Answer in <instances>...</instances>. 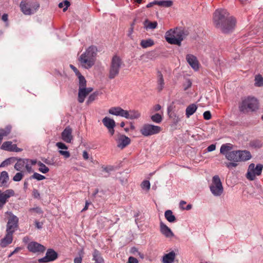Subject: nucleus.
<instances>
[{
    "label": "nucleus",
    "instance_id": "1",
    "mask_svg": "<svg viewBox=\"0 0 263 263\" xmlns=\"http://www.w3.org/2000/svg\"><path fill=\"white\" fill-rule=\"evenodd\" d=\"M213 22L215 27L224 33L233 31L236 25V20L232 16L229 17L226 9H217L213 15Z\"/></svg>",
    "mask_w": 263,
    "mask_h": 263
},
{
    "label": "nucleus",
    "instance_id": "2",
    "mask_svg": "<svg viewBox=\"0 0 263 263\" xmlns=\"http://www.w3.org/2000/svg\"><path fill=\"white\" fill-rule=\"evenodd\" d=\"M96 51L95 47L90 46L80 55L79 61L83 67L89 69L95 64Z\"/></svg>",
    "mask_w": 263,
    "mask_h": 263
},
{
    "label": "nucleus",
    "instance_id": "3",
    "mask_svg": "<svg viewBox=\"0 0 263 263\" xmlns=\"http://www.w3.org/2000/svg\"><path fill=\"white\" fill-rule=\"evenodd\" d=\"M258 101L254 97H248L241 99L238 105L240 112L247 114L258 108Z\"/></svg>",
    "mask_w": 263,
    "mask_h": 263
},
{
    "label": "nucleus",
    "instance_id": "4",
    "mask_svg": "<svg viewBox=\"0 0 263 263\" xmlns=\"http://www.w3.org/2000/svg\"><path fill=\"white\" fill-rule=\"evenodd\" d=\"M184 35V33L182 30L176 28L175 30L170 29L167 31L165 33V38L168 43L180 46Z\"/></svg>",
    "mask_w": 263,
    "mask_h": 263
},
{
    "label": "nucleus",
    "instance_id": "5",
    "mask_svg": "<svg viewBox=\"0 0 263 263\" xmlns=\"http://www.w3.org/2000/svg\"><path fill=\"white\" fill-rule=\"evenodd\" d=\"M20 6L25 15H31L38 10L40 4L35 1L23 0L21 2Z\"/></svg>",
    "mask_w": 263,
    "mask_h": 263
},
{
    "label": "nucleus",
    "instance_id": "6",
    "mask_svg": "<svg viewBox=\"0 0 263 263\" xmlns=\"http://www.w3.org/2000/svg\"><path fill=\"white\" fill-rule=\"evenodd\" d=\"M122 61L120 57L115 55L112 57L109 68L108 78L113 79L118 76L121 67Z\"/></svg>",
    "mask_w": 263,
    "mask_h": 263
},
{
    "label": "nucleus",
    "instance_id": "7",
    "mask_svg": "<svg viewBox=\"0 0 263 263\" xmlns=\"http://www.w3.org/2000/svg\"><path fill=\"white\" fill-rule=\"evenodd\" d=\"M210 189L212 194L215 196H220L222 194L223 188L221 180L218 175H215L213 177Z\"/></svg>",
    "mask_w": 263,
    "mask_h": 263
},
{
    "label": "nucleus",
    "instance_id": "8",
    "mask_svg": "<svg viewBox=\"0 0 263 263\" xmlns=\"http://www.w3.org/2000/svg\"><path fill=\"white\" fill-rule=\"evenodd\" d=\"M263 170V165L257 164L256 166L254 163H251L248 167L247 173L246 174L247 178L251 181L254 180L256 176H260Z\"/></svg>",
    "mask_w": 263,
    "mask_h": 263
},
{
    "label": "nucleus",
    "instance_id": "9",
    "mask_svg": "<svg viewBox=\"0 0 263 263\" xmlns=\"http://www.w3.org/2000/svg\"><path fill=\"white\" fill-rule=\"evenodd\" d=\"M6 215L9 216L6 225V231L14 233L18 227V218L11 212H6Z\"/></svg>",
    "mask_w": 263,
    "mask_h": 263
},
{
    "label": "nucleus",
    "instance_id": "10",
    "mask_svg": "<svg viewBox=\"0 0 263 263\" xmlns=\"http://www.w3.org/2000/svg\"><path fill=\"white\" fill-rule=\"evenodd\" d=\"M161 127L152 124H144L140 129V133L144 136L157 134L161 131Z\"/></svg>",
    "mask_w": 263,
    "mask_h": 263
},
{
    "label": "nucleus",
    "instance_id": "11",
    "mask_svg": "<svg viewBox=\"0 0 263 263\" xmlns=\"http://www.w3.org/2000/svg\"><path fill=\"white\" fill-rule=\"evenodd\" d=\"M14 191L12 189H8L2 192L0 190V210L8 201V199L14 195Z\"/></svg>",
    "mask_w": 263,
    "mask_h": 263
},
{
    "label": "nucleus",
    "instance_id": "12",
    "mask_svg": "<svg viewBox=\"0 0 263 263\" xmlns=\"http://www.w3.org/2000/svg\"><path fill=\"white\" fill-rule=\"evenodd\" d=\"M117 147L123 149L130 143V139L124 135H118L116 139Z\"/></svg>",
    "mask_w": 263,
    "mask_h": 263
},
{
    "label": "nucleus",
    "instance_id": "13",
    "mask_svg": "<svg viewBox=\"0 0 263 263\" xmlns=\"http://www.w3.org/2000/svg\"><path fill=\"white\" fill-rule=\"evenodd\" d=\"M93 90L91 87H85L79 88L78 101L79 103H82L84 102L86 97Z\"/></svg>",
    "mask_w": 263,
    "mask_h": 263
},
{
    "label": "nucleus",
    "instance_id": "14",
    "mask_svg": "<svg viewBox=\"0 0 263 263\" xmlns=\"http://www.w3.org/2000/svg\"><path fill=\"white\" fill-rule=\"evenodd\" d=\"M27 248L29 251L33 253L43 252L45 250L44 246L34 241L30 242Z\"/></svg>",
    "mask_w": 263,
    "mask_h": 263
},
{
    "label": "nucleus",
    "instance_id": "15",
    "mask_svg": "<svg viewBox=\"0 0 263 263\" xmlns=\"http://www.w3.org/2000/svg\"><path fill=\"white\" fill-rule=\"evenodd\" d=\"M62 139L67 143H71L73 140L72 135V129L69 127H66L61 134Z\"/></svg>",
    "mask_w": 263,
    "mask_h": 263
},
{
    "label": "nucleus",
    "instance_id": "16",
    "mask_svg": "<svg viewBox=\"0 0 263 263\" xmlns=\"http://www.w3.org/2000/svg\"><path fill=\"white\" fill-rule=\"evenodd\" d=\"M186 60L191 67L197 71L199 69V62L197 58L193 54H189L186 56Z\"/></svg>",
    "mask_w": 263,
    "mask_h": 263
},
{
    "label": "nucleus",
    "instance_id": "17",
    "mask_svg": "<svg viewBox=\"0 0 263 263\" xmlns=\"http://www.w3.org/2000/svg\"><path fill=\"white\" fill-rule=\"evenodd\" d=\"M160 231L167 238H171L174 236L171 229L162 221L160 222Z\"/></svg>",
    "mask_w": 263,
    "mask_h": 263
},
{
    "label": "nucleus",
    "instance_id": "18",
    "mask_svg": "<svg viewBox=\"0 0 263 263\" xmlns=\"http://www.w3.org/2000/svg\"><path fill=\"white\" fill-rule=\"evenodd\" d=\"M14 233L6 231V234L4 238L1 240V246L3 248L6 247L10 244L13 240V234Z\"/></svg>",
    "mask_w": 263,
    "mask_h": 263
},
{
    "label": "nucleus",
    "instance_id": "19",
    "mask_svg": "<svg viewBox=\"0 0 263 263\" xmlns=\"http://www.w3.org/2000/svg\"><path fill=\"white\" fill-rule=\"evenodd\" d=\"M140 113L137 110H125L124 118H125L126 119H127L133 120L138 119L140 117Z\"/></svg>",
    "mask_w": 263,
    "mask_h": 263
},
{
    "label": "nucleus",
    "instance_id": "20",
    "mask_svg": "<svg viewBox=\"0 0 263 263\" xmlns=\"http://www.w3.org/2000/svg\"><path fill=\"white\" fill-rule=\"evenodd\" d=\"M125 110L120 107H112L108 110L109 114L116 116L124 117Z\"/></svg>",
    "mask_w": 263,
    "mask_h": 263
},
{
    "label": "nucleus",
    "instance_id": "21",
    "mask_svg": "<svg viewBox=\"0 0 263 263\" xmlns=\"http://www.w3.org/2000/svg\"><path fill=\"white\" fill-rule=\"evenodd\" d=\"M252 157L250 152L248 151H238V162L246 161Z\"/></svg>",
    "mask_w": 263,
    "mask_h": 263
},
{
    "label": "nucleus",
    "instance_id": "22",
    "mask_svg": "<svg viewBox=\"0 0 263 263\" xmlns=\"http://www.w3.org/2000/svg\"><path fill=\"white\" fill-rule=\"evenodd\" d=\"M176 255V254L174 251L164 254L162 257L163 263H173L174 261Z\"/></svg>",
    "mask_w": 263,
    "mask_h": 263
},
{
    "label": "nucleus",
    "instance_id": "23",
    "mask_svg": "<svg viewBox=\"0 0 263 263\" xmlns=\"http://www.w3.org/2000/svg\"><path fill=\"white\" fill-rule=\"evenodd\" d=\"M233 149V145L231 143L222 144L220 149V153L226 157Z\"/></svg>",
    "mask_w": 263,
    "mask_h": 263
},
{
    "label": "nucleus",
    "instance_id": "24",
    "mask_svg": "<svg viewBox=\"0 0 263 263\" xmlns=\"http://www.w3.org/2000/svg\"><path fill=\"white\" fill-rule=\"evenodd\" d=\"M102 123L107 128L115 127L116 126L115 120L108 117H104L102 119Z\"/></svg>",
    "mask_w": 263,
    "mask_h": 263
},
{
    "label": "nucleus",
    "instance_id": "25",
    "mask_svg": "<svg viewBox=\"0 0 263 263\" xmlns=\"http://www.w3.org/2000/svg\"><path fill=\"white\" fill-rule=\"evenodd\" d=\"M164 87V81L162 74L161 72L158 71L157 72V89L158 91L162 90Z\"/></svg>",
    "mask_w": 263,
    "mask_h": 263
},
{
    "label": "nucleus",
    "instance_id": "26",
    "mask_svg": "<svg viewBox=\"0 0 263 263\" xmlns=\"http://www.w3.org/2000/svg\"><path fill=\"white\" fill-rule=\"evenodd\" d=\"M9 180V176L8 174L6 171H3L0 176V184L1 186H6L7 187L8 185L7 184V182Z\"/></svg>",
    "mask_w": 263,
    "mask_h": 263
},
{
    "label": "nucleus",
    "instance_id": "27",
    "mask_svg": "<svg viewBox=\"0 0 263 263\" xmlns=\"http://www.w3.org/2000/svg\"><path fill=\"white\" fill-rule=\"evenodd\" d=\"M226 159L231 161L238 162V151H233L226 155Z\"/></svg>",
    "mask_w": 263,
    "mask_h": 263
},
{
    "label": "nucleus",
    "instance_id": "28",
    "mask_svg": "<svg viewBox=\"0 0 263 263\" xmlns=\"http://www.w3.org/2000/svg\"><path fill=\"white\" fill-rule=\"evenodd\" d=\"M167 114L169 117L173 120L174 124H177L180 121L179 117L177 116L176 113L172 111L171 106H169L167 108Z\"/></svg>",
    "mask_w": 263,
    "mask_h": 263
},
{
    "label": "nucleus",
    "instance_id": "29",
    "mask_svg": "<svg viewBox=\"0 0 263 263\" xmlns=\"http://www.w3.org/2000/svg\"><path fill=\"white\" fill-rule=\"evenodd\" d=\"M93 260L95 263H104V259L100 252L97 249H95L92 253Z\"/></svg>",
    "mask_w": 263,
    "mask_h": 263
},
{
    "label": "nucleus",
    "instance_id": "30",
    "mask_svg": "<svg viewBox=\"0 0 263 263\" xmlns=\"http://www.w3.org/2000/svg\"><path fill=\"white\" fill-rule=\"evenodd\" d=\"M197 106L195 104H192L189 105L185 110V115L187 118H189L191 116L193 115L196 111Z\"/></svg>",
    "mask_w": 263,
    "mask_h": 263
},
{
    "label": "nucleus",
    "instance_id": "31",
    "mask_svg": "<svg viewBox=\"0 0 263 263\" xmlns=\"http://www.w3.org/2000/svg\"><path fill=\"white\" fill-rule=\"evenodd\" d=\"M28 161V159H19L14 165V168L17 171H21L25 167L26 162Z\"/></svg>",
    "mask_w": 263,
    "mask_h": 263
},
{
    "label": "nucleus",
    "instance_id": "32",
    "mask_svg": "<svg viewBox=\"0 0 263 263\" xmlns=\"http://www.w3.org/2000/svg\"><path fill=\"white\" fill-rule=\"evenodd\" d=\"M164 216L166 219L170 222H174L176 221V218L173 215V212L171 210H166L164 213Z\"/></svg>",
    "mask_w": 263,
    "mask_h": 263
},
{
    "label": "nucleus",
    "instance_id": "33",
    "mask_svg": "<svg viewBox=\"0 0 263 263\" xmlns=\"http://www.w3.org/2000/svg\"><path fill=\"white\" fill-rule=\"evenodd\" d=\"M46 255L50 261H53L58 258L57 253L51 249L47 250Z\"/></svg>",
    "mask_w": 263,
    "mask_h": 263
},
{
    "label": "nucleus",
    "instance_id": "34",
    "mask_svg": "<svg viewBox=\"0 0 263 263\" xmlns=\"http://www.w3.org/2000/svg\"><path fill=\"white\" fill-rule=\"evenodd\" d=\"M173 4V2L171 0L157 1V5L163 7H170Z\"/></svg>",
    "mask_w": 263,
    "mask_h": 263
},
{
    "label": "nucleus",
    "instance_id": "35",
    "mask_svg": "<svg viewBox=\"0 0 263 263\" xmlns=\"http://www.w3.org/2000/svg\"><path fill=\"white\" fill-rule=\"evenodd\" d=\"M78 78V85L79 88L86 87L87 81L81 74L77 76Z\"/></svg>",
    "mask_w": 263,
    "mask_h": 263
},
{
    "label": "nucleus",
    "instance_id": "36",
    "mask_svg": "<svg viewBox=\"0 0 263 263\" xmlns=\"http://www.w3.org/2000/svg\"><path fill=\"white\" fill-rule=\"evenodd\" d=\"M154 44V42L153 40L151 39L142 40L140 43V45L143 48H146L147 47L152 46Z\"/></svg>",
    "mask_w": 263,
    "mask_h": 263
},
{
    "label": "nucleus",
    "instance_id": "37",
    "mask_svg": "<svg viewBox=\"0 0 263 263\" xmlns=\"http://www.w3.org/2000/svg\"><path fill=\"white\" fill-rule=\"evenodd\" d=\"M13 147V144H12V142L6 141L3 143L1 148V149L5 150V151L11 152Z\"/></svg>",
    "mask_w": 263,
    "mask_h": 263
},
{
    "label": "nucleus",
    "instance_id": "38",
    "mask_svg": "<svg viewBox=\"0 0 263 263\" xmlns=\"http://www.w3.org/2000/svg\"><path fill=\"white\" fill-rule=\"evenodd\" d=\"M255 83L254 85L257 87H261L263 86V77L259 74H257L255 77Z\"/></svg>",
    "mask_w": 263,
    "mask_h": 263
},
{
    "label": "nucleus",
    "instance_id": "39",
    "mask_svg": "<svg viewBox=\"0 0 263 263\" xmlns=\"http://www.w3.org/2000/svg\"><path fill=\"white\" fill-rule=\"evenodd\" d=\"M250 145L252 147H253L255 148H259L262 147V143L260 140L256 139V140L251 141L250 142Z\"/></svg>",
    "mask_w": 263,
    "mask_h": 263
},
{
    "label": "nucleus",
    "instance_id": "40",
    "mask_svg": "<svg viewBox=\"0 0 263 263\" xmlns=\"http://www.w3.org/2000/svg\"><path fill=\"white\" fill-rule=\"evenodd\" d=\"M37 165L40 166L39 171L41 173L45 174L49 172V169L48 167L41 161L37 162Z\"/></svg>",
    "mask_w": 263,
    "mask_h": 263
},
{
    "label": "nucleus",
    "instance_id": "41",
    "mask_svg": "<svg viewBox=\"0 0 263 263\" xmlns=\"http://www.w3.org/2000/svg\"><path fill=\"white\" fill-rule=\"evenodd\" d=\"M151 120L155 123H160L162 120V116L159 114H155L151 117Z\"/></svg>",
    "mask_w": 263,
    "mask_h": 263
},
{
    "label": "nucleus",
    "instance_id": "42",
    "mask_svg": "<svg viewBox=\"0 0 263 263\" xmlns=\"http://www.w3.org/2000/svg\"><path fill=\"white\" fill-rule=\"evenodd\" d=\"M70 5V2L69 1H68L67 0H65L63 2L59 3V7L60 8H62L64 6H65V7L63 8V10L64 12H65L67 10L68 7H69Z\"/></svg>",
    "mask_w": 263,
    "mask_h": 263
},
{
    "label": "nucleus",
    "instance_id": "43",
    "mask_svg": "<svg viewBox=\"0 0 263 263\" xmlns=\"http://www.w3.org/2000/svg\"><path fill=\"white\" fill-rule=\"evenodd\" d=\"M30 179H34L38 181L42 180L45 179V177L42 175H41L37 173H34V174L30 177Z\"/></svg>",
    "mask_w": 263,
    "mask_h": 263
},
{
    "label": "nucleus",
    "instance_id": "44",
    "mask_svg": "<svg viewBox=\"0 0 263 263\" xmlns=\"http://www.w3.org/2000/svg\"><path fill=\"white\" fill-rule=\"evenodd\" d=\"M98 95H99V93H98V92H97V91L91 94L88 98V100L87 101V103L88 104H89L92 103L94 100H96V99Z\"/></svg>",
    "mask_w": 263,
    "mask_h": 263
},
{
    "label": "nucleus",
    "instance_id": "45",
    "mask_svg": "<svg viewBox=\"0 0 263 263\" xmlns=\"http://www.w3.org/2000/svg\"><path fill=\"white\" fill-rule=\"evenodd\" d=\"M141 187L148 191L150 189V182L148 180H144L141 183Z\"/></svg>",
    "mask_w": 263,
    "mask_h": 263
},
{
    "label": "nucleus",
    "instance_id": "46",
    "mask_svg": "<svg viewBox=\"0 0 263 263\" xmlns=\"http://www.w3.org/2000/svg\"><path fill=\"white\" fill-rule=\"evenodd\" d=\"M23 177V174L21 172L17 173L13 178V180L14 181H21Z\"/></svg>",
    "mask_w": 263,
    "mask_h": 263
},
{
    "label": "nucleus",
    "instance_id": "47",
    "mask_svg": "<svg viewBox=\"0 0 263 263\" xmlns=\"http://www.w3.org/2000/svg\"><path fill=\"white\" fill-rule=\"evenodd\" d=\"M157 22H149L147 25L146 28L154 29L157 27Z\"/></svg>",
    "mask_w": 263,
    "mask_h": 263
},
{
    "label": "nucleus",
    "instance_id": "48",
    "mask_svg": "<svg viewBox=\"0 0 263 263\" xmlns=\"http://www.w3.org/2000/svg\"><path fill=\"white\" fill-rule=\"evenodd\" d=\"M29 211L31 213L35 212L37 214H42L43 213V211H42L41 209L39 207L30 208L29 210Z\"/></svg>",
    "mask_w": 263,
    "mask_h": 263
},
{
    "label": "nucleus",
    "instance_id": "49",
    "mask_svg": "<svg viewBox=\"0 0 263 263\" xmlns=\"http://www.w3.org/2000/svg\"><path fill=\"white\" fill-rule=\"evenodd\" d=\"M59 153L65 158H68L70 156V153L68 151L59 150Z\"/></svg>",
    "mask_w": 263,
    "mask_h": 263
},
{
    "label": "nucleus",
    "instance_id": "50",
    "mask_svg": "<svg viewBox=\"0 0 263 263\" xmlns=\"http://www.w3.org/2000/svg\"><path fill=\"white\" fill-rule=\"evenodd\" d=\"M237 162H231L226 163V166L229 168H231L232 167H236L237 166Z\"/></svg>",
    "mask_w": 263,
    "mask_h": 263
},
{
    "label": "nucleus",
    "instance_id": "51",
    "mask_svg": "<svg viewBox=\"0 0 263 263\" xmlns=\"http://www.w3.org/2000/svg\"><path fill=\"white\" fill-rule=\"evenodd\" d=\"M56 146L61 149H67L68 147L62 142H57L56 143Z\"/></svg>",
    "mask_w": 263,
    "mask_h": 263
},
{
    "label": "nucleus",
    "instance_id": "52",
    "mask_svg": "<svg viewBox=\"0 0 263 263\" xmlns=\"http://www.w3.org/2000/svg\"><path fill=\"white\" fill-rule=\"evenodd\" d=\"M26 163H25V167L26 169V170L29 173H31L32 172V165L31 164H30V162L29 161H27V162H26Z\"/></svg>",
    "mask_w": 263,
    "mask_h": 263
},
{
    "label": "nucleus",
    "instance_id": "53",
    "mask_svg": "<svg viewBox=\"0 0 263 263\" xmlns=\"http://www.w3.org/2000/svg\"><path fill=\"white\" fill-rule=\"evenodd\" d=\"M203 118L205 120H210L211 118V114L210 111H206L203 113Z\"/></svg>",
    "mask_w": 263,
    "mask_h": 263
},
{
    "label": "nucleus",
    "instance_id": "54",
    "mask_svg": "<svg viewBox=\"0 0 263 263\" xmlns=\"http://www.w3.org/2000/svg\"><path fill=\"white\" fill-rule=\"evenodd\" d=\"M10 159L11 158L7 159L5 161H3L2 163L0 164L1 167H4L10 164Z\"/></svg>",
    "mask_w": 263,
    "mask_h": 263
},
{
    "label": "nucleus",
    "instance_id": "55",
    "mask_svg": "<svg viewBox=\"0 0 263 263\" xmlns=\"http://www.w3.org/2000/svg\"><path fill=\"white\" fill-rule=\"evenodd\" d=\"M70 67L71 69L73 70V71L74 72L76 75L77 76L80 75L81 73L80 72V71L78 70V69L73 65H70Z\"/></svg>",
    "mask_w": 263,
    "mask_h": 263
},
{
    "label": "nucleus",
    "instance_id": "56",
    "mask_svg": "<svg viewBox=\"0 0 263 263\" xmlns=\"http://www.w3.org/2000/svg\"><path fill=\"white\" fill-rule=\"evenodd\" d=\"M138 262H138V260H137V259L134 257L130 256L128 258V263H138Z\"/></svg>",
    "mask_w": 263,
    "mask_h": 263
},
{
    "label": "nucleus",
    "instance_id": "57",
    "mask_svg": "<svg viewBox=\"0 0 263 263\" xmlns=\"http://www.w3.org/2000/svg\"><path fill=\"white\" fill-rule=\"evenodd\" d=\"M192 86V82L190 80H188L186 84H184V90H186L188 88H190Z\"/></svg>",
    "mask_w": 263,
    "mask_h": 263
},
{
    "label": "nucleus",
    "instance_id": "58",
    "mask_svg": "<svg viewBox=\"0 0 263 263\" xmlns=\"http://www.w3.org/2000/svg\"><path fill=\"white\" fill-rule=\"evenodd\" d=\"M215 149H216L215 144H211V145H209L206 148L207 151L209 152H212V151L215 150Z\"/></svg>",
    "mask_w": 263,
    "mask_h": 263
},
{
    "label": "nucleus",
    "instance_id": "59",
    "mask_svg": "<svg viewBox=\"0 0 263 263\" xmlns=\"http://www.w3.org/2000/svg\"><path fill=\"white\" fill-rule=\"evenodd\" d=\"M35 226L36 228L38 229H41L42 228L43 223L42 222H40L37 220H35Z\"/></svg>",
    "mask_w": 263,
    "mask_h": 263
},
{
    "label": "nucleus",
    "instance_id": "60",
    "mask_svg": "<svg viewBox=\"0 0 263 263\" xmlns=\"http://www.w3.org/2000/svg\"><path fill=\"white\" fill-rule=\"evenodd\" d=\"M33 196L34 198H37L40 197V193L36 189H34L32 192Z\"/></svg>",
    "mask_w": 263,
    "mask_h": 263
},
{
    "label": "nucleus",
    "instance_id": "61",
    "mask_svg": "<svg viewBox=\"0 0 263 263\" xmlns=\"http://www.w3.org/2000/svg\"><path fill=\"white\" fill-rule=\"evenodd\" d=\"M39 261L40 262H49L50 261L49 260L47 256L46 255L45 257L40 259L39 260Z\"/></svg>",
    "mask_w": 263,
    "mask_h": 263
},
{
    "label": "nucleus",
    "instance_id": "62",
    "mask_svg": "<svg viewBox=\"0 0 263 263\" xmlns=\"http://www.w3.org/2000/svg\"><path fill=\"white\" fill-rule=\"evenodd\" d=\"M82 256L76 257L74 259V263H82Z\"/></svg>",
    "mask_w": 263,
    "mask_h": 263
},
{
    "label": "nucleus",
    "instance_id": "63",
    "mask_svg": "<svg viewBox=\"0 0 263 263\" xmlns=\"http://www.w3.org/2000/svg\"><path fill=\"white\" fill-rule=\"evenodd\" d=\"M12 149L13 150H12L11 152H19L22 151V149L17 147L16 144H13V147Z\"/></svg>",
    "mask_w": 263,
    "mask_h": 263
},
{
    "label": "nucleus",
    "instance_id": "64",
    "mask_svg": "<svg viewBox=\"0 0 263 263\" xmlns=\"http://www.w3.org/2000/svg\"><path fill=\"white\" fill-rule=\"evenodd\" d=\"M83 157L85 160H88L89 158L88 154L86 151L83 152Z\"/></svg>",
    "mask_w": 263,
    "mask_h": 263
}]
</instances>
